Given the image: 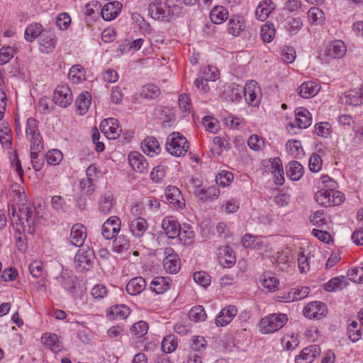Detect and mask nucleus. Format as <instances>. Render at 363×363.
<instances>
[{
  "label": "nucleus",
  "mask_w": 363,
  "mask_h": 363,
  "mask_svg": "<svg viewBox=\"0 0 363 363\" xmlns=\"http://www.w3.org/2000/svg\"><path fill=\"white\" fill-rule=\"evenodd\" d=\"M11 191L18 206V213L13 206H9V213L11 222L16 231L19 233H28L33 234L38 214L35 206L27 204L25 189L23 186L14 183L11 186Z\"/></svg>",
  "instance_id": "1"
},
{
  "label": "nucleus",
  "mask_w": 363,
  "mask_h": 363,
  "mask_svg": "<svg viewBox=\"0 0 363 363\" xmlns=\"http://www.w3.org/2000/svg\"><path fill=\"white\" fill-rule=\"evenodd\" d=\"M189 148L187 139L179 132L172 133L167 138L166 150L173 156H184Z\"/></svg>",
  "instance_id": "2"
},
{
  "label": "nucleus",
  "mask_w": 363,
  "mask_h": 363,
  "mask_svg": "<svg viewBox=\"0 0 363 363\" xmlns=\"http://www.w3.org/2000/svg\"><path fill=\"white\" fill-rule=\"evenodd\" d=\"M287 321L284 313H271L261 319L259 328L262 334L273 333L282 328Z\"/></svg>",
  "instance_id": "3"
},
{
  "label": "nucleus",
  "mask_w": 363,
  "mask_h": 363,
  "mask_svg": "<svg viewBox=\"0 0 363 363\" xmlns=\"http://www.w3.org/2000/svg\"><path fill=\"white\" fill-rule=\"evenodd\" d=\"M149 15L153 19L168 22L173 15V11L168 2L155 0L149 4Z\"/></svg>",
  "instance_id": "4"
},
{
  "label": "nucleus",
  "mask_w": 363,
  "mask_h": 363,
  "mask_svg": "<svg viewBox=\"0 0 363 363\" xmlns=\"http://www.w3.org/2000/svg\"><path fill=\"white\" fill-rule=\"evenodd\" d=\"M312 123L311 113L303 107H298L295 110V121L286 125L289 132L296 133V129H306Z\"/></svg>",
  "instance_id": "5"
},
{
  "label": "nucleus",
  "mask_w": 363,
  "mask_h": 363,
  "mask_svg": "<svg viewBox=\"0 0 363 363\" xmlns=\"http://www.w3.org/2000/svg\"><path fill=\"white\" fill-rule=\"evenodd\" d=\"M94 253L89 247L79 249L74 257V266L80 272L89 270L93 264Z\"/></svg>",
  "instance_id": "6"
},
{
  "label": "nucleus",
  "mask_w": 363,
  "mask_h": 363,
  "mask_svg": "<svg viewBox=\"0 0 363 363\" xmlns=\"http://www.w3.org/2000/svg\"><path fill=\"white\" fill-rule=\"evenodd\" d=\"M26 135L30 143V146H33V148L37 150L43 149V139L38 130V121L32 117L27 119Z\"/></svg>",
  "instance_id": "7"
},
{
  "label": "nucleus",
  "mask_w": 363,
  "mask_h": 363,
  "mask_svg": "<svg viewBox=\"0 0 363 363\" xmlns=\"http://www.w3.org/2000/svg\"><path fill=\"white\" fill-rule=\"evenodd\" d=\"M347 52V47L342 40H337L330 42L324 51L323 57L326 62L331 60L343 57Z\"/></svg>",
  "instance_id": "8"
},
{
  "label": "nucleus",
  "mask_w": 363,
  "mask_h": 363,
  "mask_svg": "<svg viewBox=\"0 0 363 363\" xmlns=\"http://www.w3.org/2000/svg\"><path fill=\"white\" fill-rule=\"evenodd\" d=\"M73 101V96L71 89L66 84L58 85L54 91L53 101L55 104L66 108Z\"/></svg>",
  "instance_id": "9"
},
{
  "label": "nucleus",
  "mask_w": 363,
  "mask_h": 363,
  "mask_svg": "<svg viewBox=\"0 0 363 363\" xmlns=\"http://www.w3.org/2000/svg\"><path fill=\"white\" fill-rule=\"evenodd\" d=\"M243 94L245 101L249 105L252 106L259 105L261 99V91L257 82L254 80L247 82L243 87Z\"/></svg>",
  "instance_id": "10"
},
{
  "label": "nucleus",
  "mask_w": 363,
  "mask_h": 363,
  "mask_svg": "<svg viewBox=\"0 0 363 363\" xmlns=\"http://www.w3.org/2000/svg\"><path fill=\"white\" fill-rule=\"evenodd\" d=\"M100 129L109 140L118 138L122 131L117 119L109 118L104 119L100 124Z\"/></svg>",
  "instance_id": "11"
},
{
  "label": "nucleus",
  "mask_w": 363,
  "mask_h": 363,
  "mask_svg": "<svg viewBox=\"0 0 363 363\" xmlns=\"http://www.w3.org/2000/svg\"><path fill=\"white\" fill-rule=\"evenodd\" d=\"M163 233L168 238L174 239L179 236L181 226L177 220L172 216L164 217L161 223Z\"/></svg>",
  "instance_id": "12"
},
{
  "label": "nucleus",
  "mask_w": 363,
  "mask_h": 363,
  "mask_svg": "<svg viewBox=\"0 0 363 363\" xmlns=\"http://www.w3.org/2000/svg\"><path fill=\"white\" fill-rule=\"evenodd\" d=\"M326 306L320 301L311 302L303 310L304 316L308 319H320L326 315Z\"/></svg>",
  "instance_id": "13"
},
{
  "label": "nucleus",
  "mask_w": 363,
  "mask_h": 363,
  "mask_svg": "<svg viewBox=\"0 0 363 363\" xmlns=\"http://www.w3.org/2000/svg\"><path fill=\"white\" fill-rule=\"evenodd\" d=\"M164 254L165 255L163 259L164 269L169 274H177L181 267L179 256L171 247L166 248Z\"/></svg>",
  "instance_id": "14"
},
{
  "label": "nucleus",
  "mask_w": 363,
  "mask_h": 363,
  "mask_svg": "<svg viewBox=\"0 0 363 363\" xmlns=\"http://www.w3.org/2000/svg\"><path fill=\"white\" fill-rule=\"evenodd\" d=\"M121 219L118 216H111L103 224L101 234L106 240L113 238L120 231Z\"/></svg>",
  "instance_id": "15"
},
{
  "label": "nucleus",
  "mask_w": 363,
  "mask_h": 363,
  "mask_svg": "<svg viewBox=\"0 0 363 363\" xmlns=\"http://www.w3.org/2000/svg\"><path fill=\"white\" fill-rule=\"evenodd\" d=\"M57 43L54 33L50 30H45L38 39L39 49L41 52L48 54L53 51Z\"/></svg>",
  "instance_id": "16"
},
{
  "label": "nucleus",
  "mask_w": 363,
  "mask_h": 363,
  "mask_svg": "<svg viewBox=\"0 0 363 363\" xmlns=\"http://www.w3.org/2000/svg\"><path fill=\"white\" fill-rule=\"evenodd\" d=\"M242 244L245 248H251L263 254L267 252V245L264 242L263 238L253 235L252 234H245L242 239Z\"/></svg>",
  "instance_id": "17"
},
{
  "label": "nucleus",
  "mask_w": 363,
  "mask_h": 363,
  "mask_svg": "<svg viewBox=\"0 0 363 363\" xmlns=\"http://www.w3.org/2000/svg\"><path fill=\"white\" fill-rule=\"evenodd\" d=\"M194 192L196 198L201 202L216 200L220 195V189L216 186H211L208 188L196 186Z\"/></svg>",
  "instance_id": "18"
},
{
  "label": "nucleus",
  "mask_w": 363,
  "mask_h": 363,
  "mask_svg": "<svg viewBox=\"0 0 363 363\" xmlns=\"http://www.w3.org/2000/svg\"><path fill=\"white\" fill-rule=\"evenodd\" d=\"M321 352L319 345H312L305 347L295 359L296 363H311Z\"/></svg>",
  "instance_id": "19"
},
{
  "label": "nucleus",
  "mask_w": 363,
  "mask_h": 363,
  "mask_svg": "<svg viewBox=\"0 0 363 363\" xmlns=\"http://www.w3.org/2000/svg\"><path fill=\"white\" fill-rule=\"evenodd\" d=\"M148 228L147 220L141 217L133 218L128 221V228L132 235L136 238L143 237Z\"/></svg>",
  "instance_id": "20"
},
{
  "label": "nucleus",
  "mask_w": 363,
  "mask_h": 363,
  "mask_svg": "<svg viewBox=\"0 0 363 363\" xmlns=\"http://www.w3.org/2000/svg\"><path fill=\"white\" fill-rule=\"evenodd\" d=\"M238 310L235 306H228L223 308L217 315L215 323L218 327H223L229 324L237 315Z\"/></svg>",
  "instance_id": "21"
},
{
  "label": "nucleus",
  "mask_w": 363,
  "mask_h": 363,
  "mask_svg": "<svg viewBox=\"0 0 363 363\" xmlns=\"http://www.w3.org/2000/svg\"><path fill=\"white\" fill-rule=\"evenodd\" d=\"M128 162L132 169L138 173L147 172L148 162L145 157L138 152H132L128 155Z\"/></svg>",
  "instance_id": "22"
},
{
  "label": "nucleus",
  "mask_w": 363,
  "mask_h": 363,
  "mask_svg": "<svg viewBox=\"0 0 363 363\" xmlns=\"http://www.w3.org/2000/svg\"><path fill=\"white\" fill-rule=\"evenodd\" d=\"M122 7V4L118 1L106 3L101 10V17L107 21L114 20L121 12Z\"/></svg>",
  "instance_id": "23"
},
{
  "label": "nucleus",
  "mask_w": 363,
  "mask_h": 363,
  "mask_svg": "<svg viewBox=\"0 0 363 363\" xmlns=\"http://www.w3.org/2000/svg\"><path fill=\"white\" fill-rule=\"evenodd\" d=\"M86 238V228L81 223L72 225L70 231L69 241L75 247H81Z\"/></svg>",
  "instance_id": "24"
},
{
  "label": "nucleus",
  "mask_w": 363,
  "mask_h": 363,
  "mask_svg": "<svg viewBox=\"0 0 363 363\" xmlns=\"http://www.w3.org/2000/svg\"><path fill=\"white\" fill-rule=\"evenodd\" d=\"M165 198L174 207L182 208L185 203L181 191L174 186H169L165 189Z\"/></svg>",
  "instance_id": "25"
},
{
  "label": "nucleus",
  "mask_w": 363,
  "mask_h": 363,
  "mask_svg": "<svg viewBox=\"0 0 363 363\" xmlns=\"http://www.w3.org/2000/svg\"><path fill=\"white\" fill-rule=\"evenodd\" d=\"M172 279L169 277H157L151 281L150 287L152 291L162 294L170 289Z\"/></svg>",
  "instance_id": "26"
},
{
  "label": "nucleus",
  "mask_w": 363,
  "mask_h": 363,
  "mask_svg": "<svg viewBox=\"0 0 363 363\" xmlns=\"http://www.w3.org/2000/svg\"><path fill=\"white\" fill-rule=\"evenodd\" d=\"M41 341L45 347L49 348L53 352H57L62 349V341L60 337L55 333H43Z\"/></svg>",
  "instance_id": "27"
},
{
  "label": "nucleus",
  "mask_w": 363,
  "mask_h": 363,
  "mask_svg": "<svg viewBox=\"0 0 363 363\" xmlns=\"http://www.w3.org/2000/svg\"><path fill=\"white\" fill-rule=\"evenodd\" d=\"M275 9V5L271 0L261 1L256 8L255 16L260 21H264Z\"/></svg>",
  "instance_id": "28"
},
{
  "label": "nucleus",
  "mask_w": 363,
  "mask_h": 363,
  "mask_svg": "<svg viewBox=\"0 0 363 363\" xmlns=\"http://www.w3.org/2000/svg\"><path fill=\"white\" fill-rule=\"evenodd\" d=\"M146 287V281L142 277L131 279L126 285L125 289L128 294L136 296L142 293Z\"/></svg>",
  "instance_id": "29"
},
{
  "label": "nucleus",
  "mask_w": 363,
  "mask_h": 363,
  "mask_svg": "<svg viewBox=\"0 0 363 363\" xmlns=\"http://www.w3.org/2000/svg\"><path fill=\"white\" fill-rule=\"evenodd\" d=\"M243 87L236 84H231L225 87L223 97L230 101H239L242 99Z\"/></svg>",
  "instance_id": "30"
},
{
  "label": "nucleus",
  "mask_w": 363,
  "mask_h": 363,
  "mask_svg": "<svg viewBox=\"0 0 363 363\" xmlns=\"http://www.w3.org/2000/svg\"><path fill=\"white\" fill-rule=\"evenodd\" d=\"M143 152L150 157L160 153L161 148L157 140L154 137H147L141 143Z\"/></svg>",
  "instance_id": "31"
},
{
  "label": "nucleus",
  "mask_w": 363,
  "mask_h": 363,
  "mask_svg": "<svg viewBox=\"0 0 363 363\" xmlns=\"http://www.w3.org/2000/svg\"><path fill=\"white\" fill-rule=\"evenodd\" d=\"M320 91V86L313 81L305 82L298 88V94L302 98L309 99L315 96Z\"/></svg>",
  "instance_id": "32"
},
{
  "label": "nucleus",
  "mask_w": 363,
  "mask_h": 363,
  "mask_svg": "<svg viewBox=\"0 0 363 363\" xmlns=\"http://www.w3.org/2000/svg\"><path fill=\"white\" fill-rule=\"evenodd\" d=\"M91 96L88 91H82L76 99L77 111L79 115L85 114L90 107Z\"/></svg>",
  "instance_id": "33"
},
{
  "label": "nucleus",
  "mask_w": 363,
  "mask_h": 363,
  "mask_svg": "<svg viewBox=\"0 0 363 363\" xmlns=\"http://www.w3.org/2000/svg\"><path fill=\"white\" fill-rule=\"evenodd\" d=\"M58 283L67 291L72 292L76 289V277L68 271L61 273L57 278Z\"/></svg>",
  "instance_id": "34"
},
{
  "label": "nucleus",
  "mask_w": 363,
  "mask_h": 363,
  "mask_svg": "<svg viewBox=\"0 0 363 363\" xmlns=\"http://www.w3.org/2000/svg\"><path fill=\"white\" fill-rule=\"evenodd\" d=\"M130 314V309L125 305H116L107 310V316L111 319L123 320Z\"/></svg>",
  "instance_id": "35"
},
{
  "label": "nucleus",
  "mask_w": 363,
  "mask_h": 363,
  "mask_svg": "<svg viewBox=\"0 0 363 363\" xmlns=\"http://www.w3.org/2000/svg\"><path fill=\"white\" fill-rule=\"evenodd\" d=\"M45 29H43L42 25L38 23H33L26 28L24 32L25 40L28 43H32L37 37L43 33Z\"/></svg>",
  "instance_id": "36"
},
{
  "label": "nucleus",
  "mask_w": 363,
  "mask_h": 363,
  "mask_svg": "<svg viewBox=\"0 0 363 363\" xmlns=\"http://www.w3.org/2000/svg\"><path fill=\"white\" fill-rule=\"evenodd\" d=\"M304 169L300 162L292 161L289 163L286 169V175L292 181H298L303 175Z\"/></svg>",
  "instance_id": "37"
},
{
  "label": "nucleus",
  "mask_w": 363,
  "mask_h": 363,
  "mask_svg": "<svg viewBox=\"0 0 363 363\" xmlns=\"http://www.w3.org/2000/svg\"><path fill=\"white\" fill-rule=\"evenodd\" d=\"M245 28L244 19L241 16L233 17L228 23V33L233 36H238Z\"/></svg>",
  "instance_id": "38"
},
{
  "label": "nucleus",
  "mask_w": 363,
  "mask_h": 363,
  "mask_svg": "<svg viewBox=\"0 0 363 363\" xmlns=\"http://www.w3.org/2000/svg\"><path fill=\"white\" fill-rule=\"evenodd\" d=\"M113 205V196L111 192H107L100 199L99 203V211L101 213L106 216L111 212Z\"/></svg>",
  "instance_id": "39"
},
{
  "label": "nucleus",
  "mask_w": 363,
  "mask_h": 363,
  "mask_svg": "<svg viewBox=\"0 0 363 363\" xmlns=\"http://www.w3.org/2000/svg\"><path fill=\"white\" fill-rule=\"evenodd\" d=\"M99 9L100 4L98 1H92L86 4L83 9L86 21H95L99 17Z\"/></svg>",
  "instance_id": "40"
},
{
  "label": "nucleus",
  "mask_w": 363,
  "mask_h": 363,
  "mask_svg": "<svg viewBox=\"0 0 363 363\" xmlns=\"http://www.w3.org/2000/svg\"><path fill=\"white\" fill-rule=\"evenodd\" d=\"M286 150L288 154L294 158H301L304 155L301 143L298 140H289L286 144Z\"/></svg>",
  "instance_id": "41"
},
{
  "label": "nucleus",
  "mask_w": 363,
  "mask_h": 363,
  "mask_svg": "<svg viewBox=\"0 0 363 363\" xmlns=\"http://www.w3.org/2000/svg\"><path fill=\"white\" fill-rule=\"evenodd\" d=\"M11 131L5 123L0 124V143L5 149L11 148L12 145Z\"/></svg>",
  "instance_id": "42"
},
{
  "label": "nucleus",
  "mask_w": 363,
  "mask_h": 363,
  "mask_svg": "<svg viewBox=\"0 0 363 363\" xmlns=\"http://www.w3.org/2000/svg\"><path fill=\"white\" fill-rule=\"evenodd\" d=\"M228 12L223 6H215L210 12V18L215 24L222 23L228 18Z\"/></svg>",
  "instance_id": "43"
},
{
  "label": "nucleus",
  "mask_w": 363,
  "mask_h": 363,
  "mask_svg": "<svg viewBox=\"0 0 363 363\" xmlns=\"http://www.w3.org/2000/svg\"><path fill=\"white\" fill-rule=\"evenodd\" d=\"M272 174L274 175V182L281 185L284 182V169L279 158H275L272 164Z\"/></svg>",
  "instance_id": "44"
},
{
  "label": "nucleus",
  "mask_w": 363,
  "mask_h": 363,
  "mask_svg": "<svg viewBox=\"0 0 363 363\" xmlns=\"http://www.w3.org/2000/svg\"><path fill=\"white\" fill-rule=\"evenodd\" d=\"M308 19L311 25H321L325 20V15L323 11L318 7H312L308 11Z\"/></svg>",
  "instance_id": "45"
},
{
  "label": "nucleus",
  "mask_w": 363,
  "mask_h": 363,
  "mask_svg": "<svg viewBox=\"0 0 363 363\" xmlns=\"http://www.w3.org/2000/svg\"><path fill=\"white\" fill-rule=\"evenodd\" d=\"M310 253L306 255L303 248H300L297 254L298 267L301 273H306L310 270Z\"/></svg>",
  "instance_id": "46"
},
{
  "label": "nucleus",
  "mask_w": 363,
  "mask_h": 363,
  "mask_svg": "<svg viewBox=\"0 0 363 363\" xmlns=\"http://www.w3.org/2000/svg\"><path fill=\"white\" fill-rule=\"evenodd\" d=\"M281 345L284 350H294L299 345L298 336L297 334H286L281 338Z\"/></svg>",
  "instance_id": "47"
},
{
  "label": "nucleus",
  "mask_w": 363,
  "mask_h": 363,
  "mask_svg": "<svg viewBox=\"0 0 363 363\" xmlns=\"http://www.w3.org/2000/svg\"><path fill=\"white\" fill-rule=\"evenodd\" d=\"M129 247L130 241L125 235H121L113 241L112 248L115 252L123 253Z\"/></svg>",
  "instance_id": "48"
},
{
  "label": "nucleus",
  "mask_w": 363,
  "mask_h": 363,
  "mask_svg": "<svg viewBox=\"0 0 363 363\" xmlns=\"http://www.w3.org/2000/svg\"><path fill=\"white\" fill-rule=\"evenodd\" d=\"M247 145L251 150L259 152L264 149L265 140L262 136L252 134L247 139Z\"/></svg>",
  "instance_id": "49"
},
{
  "label": "nucleus",
  "mask_w": 363,
  "mask_h": 363,
  "mask_svg": "<svg viewBox=\"0 0 363 363\" xmlns=\"http://www.w3.org/2000/svg\"><path fill=\"white\" fill-rule=\"evenodd\" d=\"M199 75L203 77L205 81H216L219 76L218 69L213 66H203L201 67Z\"/></svg>",
  "instance_id": "50"
},
{
  "label": "nucleus",
  "mask_w": 363,
  "mask_h": 363,
  "mask_svg": "<svg viewBox=\"0 0 363 363\" xmlns=\"http://www.w3.org/2000/svg\"><path fill=\"white\" fill-rule=\"evenodd\" d=\"M189 318L195 323L204 321L207 315L202 306H195L191 308L189 312Z\"/></svg>",
  "instance_id": "51"
},
{
  "label": "nucleus",
  "mask_w": 363,
  "mask_h": 363,
  "mask_svg": "<svg viewBox=\"0 0 363 363\" xmlns=\"http://www.w3.org/2000/svg\"><path fill=\"white\" fill-rule=\"evenodd\" d=\"M345 277H336L330 279L324 285V289L328 292H333L342 289V284L345 282Z\"/></svg>",
  "instance_id": "52"
},
{
  "label": "nucleus",
  "mask_w": 363,
  "mask_h": 363,
  "mask_svg": "<svg viewBox=\"0 0 363 363\" xmlns=\"http://www.w3.org/2000/svg\"><path fill=\"white\" fill-rule=\"evenodd\" d=\"M30 162L35 171H40L43 166V155H40L42 150H37L30 146Z\"/></svg>",
  "instance_id": "53"
},
{
  "label": "nucleus",
  "mask_w": 363,
  "mask_h": 363,
  "mask_svg": "<svg viewBox=\"0 0 363 363\" xmlns=\"http://www.w3.org/2000/svg\"><path fill=\"white\" fill-rule=\"evenodd\" d=\"M276 30L273 23H266L262 26L260 35L264 43H270L274 38Z\"/></svg>",
  "instance_id": "54"
},
{
  "label": "nucleus",
  "mask_w": 363,
  "mask_h": 363,
  "mask_svg": "<svg viewBox=\"0 0 363 363\" xmlns=\"http://www.w3.org/2000/svg\"><path fill=\"white\" fill-rule=\"evenodd\" d=\"M220 258L228 265L235 263V256L233 250L228 246L220 247L218 249Z\"/></svg>",
  "instance_id": "55"
},
{
  "label": "nucleus",
  "mask_w": 363,
  "mask_h": 363,
  "mask_svg": "<svg viewBox=\"0 0 363 363\" xmlns=\"http://www.w3.org/2000/svg\"><path fill=\"white\" fill-rule=\"evenodd\" d=\"M342 101L347 105L359 106L362 104L358 90L349 91L342 98Z\"/></svg>",
  "instance_id": "56"
},
{
  "label": "nucleus",
  "mask_w": 363,
  "mask_h": 363,
  "mask_svg": "<svg viewBox=\"0 0 363 363\" xmlns=\"http://www.w3.org/2000/svg\"><path fill=\"white\" fill-rule=\"evenodd\" d=\"M332 189H325L321 188L319 191H318L315 194V199L316 202L323 206L329 207L330 206V194Z\"/></svg>",
  "instance_id": "57"
},
{
  "label": "nucleus",
  "mask_w": 363,
  "mask_h": 363,
  "mask_svg": "<svg viewBox=\"0 0 363 363\" xmlns=\"http://www.w3.org/2000/svg\"><path fill=\"white\" fill-rule=\"evenodd\" d=\"M178 343L174 335H169L164 337L162 342V350L165 353H171L176 350Z\"/></svg>",
  "instance_id": "58"
},
{
  "label": "nucleus",
  "mask_w": 363,
  "mask_h": 363,
  "mask_svg": "<svg viewBox=\"0 0 363 363\" xmlns=\"http://www.w3.org/2000/svg\"><path fill=\"white\" fill-rule=\"evenodd\" d=\"M233 174L228 171H222L216 177V182L218 186L225 187L228 186L233 181Z\"/></svg>",
  "instance_id": "59"
},
{
  "label": "nucleus",
  "mask_w": 363,
  "mask_h": 363,
  "mask_svg": "<svg viewBox=\"0 0 363 363\" xmlns=\"http://www.w3.org/2000/svg\"><path fill=\"white\" fill-rule=\"evenodd\" d=\"M310 220L313 225L321 228L328 225V218L325 216L323 211L318 210L311 215Z\"/></svg>",
  "instance_id": "60"
},
{
  "label": "nucleus",
  "mask_w": 363,
  "mask_h": 363,
  "mask_svg": "<svg viewBox=\"0 0 363 363\" xmlns=\"http://www.w3.org/2000/svg\"><path fill=\"white\" fill-rule=\"evenodd\" d=\"M315 133L322 138H328L332 133L331 125L328 122H320L315 125Z\"/></svg>",
  "instance_id": "61"
},
{
  "label": "nucleus",
  "mask_w": 363,
  "mask_h": 363,
  "mask_svg": "<svg viewBox=\"0 0 363 363\" xmlns=\"http://www.w3.org/2000/svg\"><path fill=\"white\" fill-rule=\"evenodd\" d=\"M68 77L74 84L79 83L84 79V69L81 65L72 66L69 72Z\"/></svg>",
  "instance_id": "62"
},
{
  "label": "nucleus",
  "mask_w": 363,
  "mask_h": 363,
  "mask_svg": "<svg viewBox=\"0 0 363 363\" xmlns=\"http://www.w3.org/2000/svg\"><path fill=\"white\" fill-rule=\"evenodd\" d=\"M133 335L141 337L147 334L148 330V324L143 320L135 323L130 329Z\"/></svg>",
  "instance_id": "63"
},
{
  "label": "nucleus",
  "mask_w": 363,
  "mask_h": 363,
  "mask_svg": "<svg viewBox=\"0 0 363 363\" xmlns=\"http://www.w3.org/2000/svg\"><path fill=\"white\" fill-rule=\"evenodd\" d=\"M166 167L164 165H157L150 172V177L153 182L160 183L163 181L166 175Z\"/></svg>",
  "instance_id": "64"
}]
</instances>
